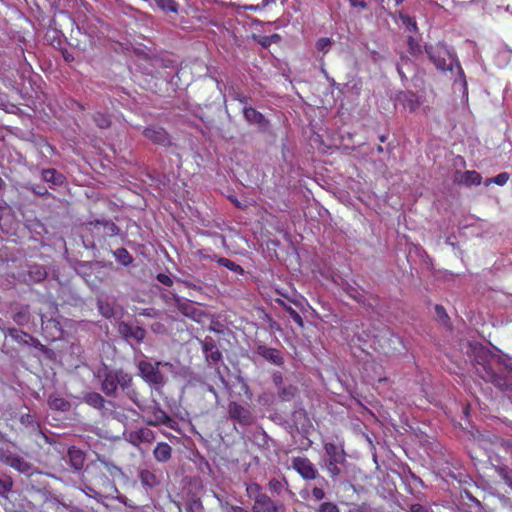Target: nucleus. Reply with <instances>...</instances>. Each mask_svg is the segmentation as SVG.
Returning a JSON list of instances; mask_svg holds the SVG:
<instances>
[{"label": "nucleus", "mask_w": 512, "mask_h": 512, "mask_svg": "<svg viewBox=\"0 0 512 512\" xmlns=\"http://www.w3.org/2000/svg\"><path fill=\"white\" fill-rule=\"evenodd\" d=\"M101 391L108 397L116 398L118 390L123 391L136 405H139V392L134 387L133 376L123 369H106L102 374Z\"/></svg>", "instance_id": "nucleus-1"}, {"label": "nucleus", "mask_w": 512, "mask_h": 512, "mask_svg": "<svg viewBox=\"0 0 512 512\" xmlns=\"http://www.w3.org/2000/svg\"><path fill=\"white\" fill-rule=\"evenodd\" d=\"M119 471L120 469L116 465L106 461L101 460L99 463L93 464L86 471L88 480L96 488L92 491L99 495H111L113 492H117V487L110 476H114Z\"/></svg>", "instance_id": "nucleus-2"}, {"label": "nucleus", "mask_w": 512, "mask_h": 512, "mask_svg": "<svg viewBox=\"0 0 512 512\" xmlns=\"http://www.w3.org/2000/svg\"><path fill=\"white\" fill-rule=\"evenodd\" d=\"M246 495L253 501L252 512H286L284 504L267 495L260 484H246Z\"/></svg>", "instance_id": "nucleus-3"}, {"label": "nucleus", "mask_w": 512, "mask_h": 512, "mask_svg": "<svg viewBox=\"0 0 512 512\" xmlns=\"http://www.w3.org/2000/svg\"><path fill=\"white\" fill-rule=\"evenodd\" d=\"M426 52L429 59L438 70L453 72V69L456 68L458 75L463 80L464 84H466L464 71L456 55L451 53L445 45L437 44L435 46L426 47Z\"/></svg>", "instance_id": "nucleus-4"}, {"label": "nucleus", "mask_w": 512, "mask_h": 512, "mask_svg": "<svg viewBox=\"0 0 512 512\" xmlns=\"http://www.w3.org/2000/svg\"><path fill=\"white\" fill-rule=\"evenodd\" d=\"M476 373L485 382L493 384L502 392L512 391V382L503 373H498L487 355H478L475 364Z\"/></svg>", "instance_id": "nucleus-5"}, {"label": "nucleus", "mask_w": 512, "mask_h": 512, "mask_svg": "<svg viewBox=\"0 0 512 512\" xmlns=\"http://www.w3.org/2000/svg\"><path fill=\"white\" fill-rule=\"evenodd\" d=\"M324 451L328 456L326 462V469L328 475L332 479H336L342 473L339 465H343L346 462V452L343 446H338L332 442L324 443Z\"/></svg>", "instance_id": "nucleus-6"}, {"label": "nucleus", "mask_w": 512, "mask_h": 512, "mask_svg": "<svg viewBox=\"0 0 512 512\" xmlns=\"http://www.w3.org/2000/svg\"><path fill=\"white\" fill-rule=\"evenodd\" d=\"M172 367L169 362L141 360L138 363V369L142 379L153 385H163L165 382L164 375L160 371V367Z\"/></svg>", "instance_id": "nucleus-7"}, {"label": "nucleus", "mask_w": 512, "mask_h": 512, "mask_svg": "<svg viewBox=\"0 0 512 512\" xmlns=\"http://www.w3.org/2000/svg\"><path fill=\"white\" fill-rule=\"evenodd\" d=\"M144 422L149 426L158 427L165 425L170 429L177 430L178 422L174 420L159 404L150 406L144 416Z\"/></svg>", "instance_id": "nucleus-8"}, {"label": "nucleus", "mask_w": 512, "mask_h": 512, "mask_svg": "<svg viewBox=\"0 0 512 512\" xmlns=\"http://www.w3.org/2000/svg\"><path fill=\"white\" fill-rule=\"evenodd\" d=\"M291 466L303 480L313 481L320 479L324 484H327L325 478L319 474L317 467L308 457H293L291 460Z\"/></svg>", "instance_id": "nucleus-9"}, {"label": "nucleus", "mask_w": 512, "mask_h": 512, "mask_svg": "<svg viewBox=\"0 0 512 512\" xmlns=\"http://www.w3.org/2000/svg\"><path fill=\"white\" fill-rule=\"evenodd\" d=\"M229 419L245 427L255 423V416L251 409L237 401H230L227 406Z\"/></svg>", "instance_id": "nucleus-10"}, {"label": "nucleus", "mask_w": 512, "mask_h": 512, "mask_svg": "<svg viewBox=\"0 0 512 512\" xmlns=\"http://www.w3.org/2000/svg\"><path fill=\"white\" fill-rule=\"evenodd\" d=\"M142 134L155 145L163 147H169L172 145L170 134L162 126L148 125L144 128Z\"/></svg>", "instance_id": "nucleus-11"}, {"label": "nucleus", "mask_w": 512, "mask_h": 512, "mask_svg": "<svg viewBox=\"0 0 512 512\" xmlns=\"http://www.w3.org/2000/svg\"><path fill=\"white\" fill-rule=\"evenodd\" d=\"M202 349L205 353L206 360L210 364L216 365L218 364L222 359V353L218 349L215 340L207 336L202 341Z\"/></svg>", "instance_id": "nucleus-12"}, {"label": "nucleus", "mask_w": 512, "mask_h": 512, "mask_svg": "<svg viewBox=\"0 0 512 512\" xmlns=\"http://www.w3.org/2000/svg\"><path fill=\"white\" fill-rule=\"evenodd\" d=\"M256 353L276 366H282L284 364L283 355L281 351L276 348H271L266 345H258L256 347Z\"/></svg>", "instance_id": "nucleus-13"}, {"label": "nucleus", "mask_w": 512, "mask_h": 512, "mask_svg": "<svg viewBox=\"0 0 512 512\" xmlns=\"http://www.w3.org/2000/svg\"><path fill=\"white\" fill-rule=\"evenodd\" d=\"M95 230L101 231L104 237L117 236L120 228L111 220H95L89 223Z\"/></svg>", "instance_id": "nucleus-14"}, {"label": "nucleus", "mask_w": 512, "mask_h": 512, "mask_svg": "<svg viewBox=\"0 0 512 512\" xmlns=\"http://www.w3.org/2000/svg\"><path fill=\"white\" fill-rule=\"evenodd\" d=\"M243 116L245 120L250 124H255L262 128H266L268 125V120L265 118V116L253 107L244 106Z\"/></svg>", "instance_id": "nucleus-15"}, {"label": "nucleus", "mask_w": 512, "mask_h": 512, "mask_svg": "<svg viewBox=\"0 0 512 512\" xmlns=\"http://www.w3.org/2000/svg\"><path fill=\"white\" fill-rule=\"evenodd\" d=\"M130 442L133 445L151 443L155 439V433L149 428H140L130 433Z\"/></svg>", "instance_id": "nucleus-16"}, {"label": "nucleus", "mask_w": 512, "mask_h": 512, "mask_svg": "<svg viewBox=\"0 0 512 512\" xmlns=\"http://www.w3.org/2000/svg\"><path fill=\"white\" fill-rule=\"evenodd\" d=\"M41 178L43 181L50 183L53 186H60L64 183L65 177L54 168H47L41 171Z\"/></svg>", "instance_id": "nucleus-17"}, {"label": "nucleus", "mask_w": 512, "mask_h": 512, "mask_svg": "<svg viewBox=\"0 0 512 512\" xmlns=\"http://www.w3.org/2000/svg\"><path fill=\"white\" fill-rule=\"evenodd\" d=\"M153 456L156 461L165 463L172 456V447L166 442H159L153 450Z\"/></svg>", "instance_id": "nucleus-18"}, {"label": "nucleus", "mask_w": 512, "mask_h": 512, "mask_svg": "<svg viewBox=\"0 0 512 512\" xmlns=\"http://www.w3.org/2000/svg\"><path fill=\"white\" fill-rule=\"evenodd\" d=\"M172 299L174 300L175 305L178 308V310L183 315L190 317L192 319H195V317L197 315V309L192 305L191 302L182 301V299L176 294H172Z\"/></svg>", "instance_id": "nucleus-19"}, {"label": "nucleus", "mask_w": 512, "mask_h": 512, "mask_svg": "<svg viewBox=\"0 0 512 512\" xmlns=\"http://www.w3.org/2000/svg\"><path fill=\"white\" fill-rule=\"evenodd\" d=\"M456 181L466 186L480 185L482 181V176L475 170H468L463 173H460V178L457 177Z\"/></svg>", "instance_id": "nucleus-20"}, {"label": "nucleus", "mask_w": 512, "mask_h": 512, "mask_svg": "<svg viewBox=\"0 0 512 512\" xmlns=\"http://www.w3.org/2000/svg\"><path fill=\"white\" fill-rule=\"evenodd\" d=\"M47 403L49 408L55 411L67 412L71 408V404L69 401L57 395H50Z\"/></svg>", "instance_id": "nucleus-21"}, {"label": "nucleus", "mask_w": 512, "mask_h": 512, "mask_svg": "<svg viewBox=\"0 0 512 512\" xmlns=\"http://www.w3.org/2000/svg\"><path fill=\"white\" fill-rule=\"evenodd\" d=\"M68 458L71 466L75 470H80L83 468L84 461H85V455L84 453L76 449L75 447H71L68 449Z\"/></svg>", "instance_id": "nucleus-22"}, {"label": "nucleus", "mask_w": 512, "mask_h": 512, "mask_svg": "<svg viewBox=\"0 0 512 512\" xmlns=\"http://www.w3.org/2000/svg\"><path fill=\"white\" fill-rule=\"evenodd\" d=\"M84 402L89 406L103 410L105 408L106 400L104 397L98 392H89L84 396Z\"/></svg>", "instance_id": "nucleus-23"}, {"label": "nucleus", "mask_w": 512, "mask_h": 512, "mask_svg": "<svg viewBox=\"0 0 512 512\" xmlns=\"http://www.w3.org/2000/svg\"><path fill=\"white\" fill-rule=\"evenodd\" d=\"M289 483L285 476L282 478H272L268 481L267 488L268 490L275 495H280L285 487H288Z\"/></svg>", "instance_id": "nucleus-24"}, {"label": "nucleus", "mask_w": 512, "mask_h": 512, "mask_svg": "<svg viewBox=\"0 0 512 512\" xmlns=\"http://www.w3.org/2000/svg\"><path fill=\"white\" fill-rule=\"evenodd\" d=\"M139 479L141 484L147 488H153L159 484L157 476L148 469L140 470Z\"/></svg>", "instance_id": "nucleus-25"}, {"label": "nucleus", "mask_w": 512, "mask_h": 512, "mask_svg": "<svg viewBox=\"0 0 512 512\" xmlns=\"http://www.w3.org/2000/svg\"><path fill=\"white\" fill-rule=\"evenodd\" d=\"M3 331H4L5 335L10 336L13 340H15L16 342H18L20 344H25V345L28 344L27 340H25L24 337H28L33 342H37V339H35L32 336H30L28 333L23 332V331H21L19 329H16V328H7V329H5Z\"/></svg>", "instance_id": "nucleus-26"}, {"label": "nucleus", "mask_w": 512, "mask_h": 512, "mask_svg": "<svg viewBox=\"0 0 512 512\" xmlns=\"http://www.w3.org/2000/svg\"><path fill=\"white\" fill-rule=\"evenodd\" d=\"M275 302L281 307H283V309L290 315V317L299 327L302 328L304 326L303 318L296 310H294L291 306L287 305V303L280 298H276Z\"/></svg>", "instance_id": "nucleus-27"}, {"label": "nucleus", "mask_w": 512, "mask_h": 512, "mask_svg": "<svg viewBox=\"0 0 512 512\" xmlns=\"http://www.w3.org/2000/svg\"><path fill=\"white\" fill-rule=\"evenodd\" d=\"M123 332L126 337L133 338L137 342H141L142 340H144V338L146 336V330L139 326L131 327V326L125 325Z\"/></svg>", "instance_id": "nucleus-28"}, {"label": "nucleus", "mask_w": 512, "mask_h": 512, "mask_svg": "<svg viewBox=\"0 0 512 512\" xmlns=\"http://www.w3.org/2000/svg\"><path fill=\"white\" fill-rule=\"evenodd\" d=\"M20 423L26 428H29L32 432H41L40 424L36 421L35 417L30 413L22 414L20 417Z\"/></svg>", "instance_id": "nucleus-29"}, {"label": "nucleus", "mask_w": 512, "mask_h": 512, "mask_svg": "<svg viewBox=\"0 0 512 512\" xmlns=\"http://www.w3.org/2000/svg\"><path fill=\"white\" fill-rule=\"evenodd\" d=\"M497 475L507 484L512 490V470L506 465L494 466Z\"/></svg>", "instance_id": "nucleus-30"}, {"label": "nucleus", "mask_w": 512, "mask_h": 512, "mask_svg": "<svg viewBox=\"0 0 512 512\" xmlns=\"http://www.w3.org/2000/svg\"><path fill=\"white\" fill-rule=\"evenodd\" d=\"M157 7L164 13H178L179 4L175 0H154Z\"/></svg>", "instance_id": "nucleus-31"}, {"label": "nucleus", "mask_w": 512, "mask_h": 512, "mask_svg": "<svg viewBox=\"0 0 512 512\" xmlns=\"http://www.w3.org/2000/svg\"><path fill=\"white\" fill-rule=\"evenodd\" d=\"M93 120L100 129H108L112 124L110 115L107 113L96 112L93 115Z\"/></svg>", "instance_id": "nucleus-32"}, {"label": "nucleus", "mask_w": 512, "mask_h": 512, "mask_svg": "<svg viewBox=\"0 0 512 512\" xmlns=\"http://www.w3.org/2000/svg\"><path fill=\"white\" fill-rule=\"evenodd\" d=\"M299 393V390L294 385H288L283 387L279 392V397L282 401L288 402L293 400L296 395Z\"/></svg>", "instance_id": "nucleus-33"}, {"label": "nucleus", "mask_w": 512, "mask_h": 512, "mask_svg": "<svg viewBox=\"0 0 512 512\" xmlns=\"http://www.w3.org/2000/svg\"><path fill=\"white\" fill-rule=\"evenodd\" d=\"M217 263L235 273H238V274H243L244 273V269L242 268V266H240L239 264L235 263L234 261L228 259V258H225V257H219L217 258Z\"/></svg>", "instance_id": "nucleus-34"}, {"label": "nucleus", "mask_w": 512, "mask_h": 512, "mask_svg": "<svg viewBox=\"0 0 512 512\" xmlns=\"http://www.w3.org/2000/svg\"><path fill=\"white\" fill-rule=\"evenodd\" d=\"M403 105L409 108L410 111H415L420 102L414 93L408 92L403 94Z\"/></svg>", "instance_id": "nucleus-35"}, {"label": "nucleus", "mask_w": 512, "mask_h": 512, "mask_svg": "<svg viewBox=\"0 0 512 512\" xmlns=\"http://www.w3.org/2000/svg\"><path fill=\"white\" fill-rule=\"evenodd\" d=\"M114 255L119 263L124 266H128L133 262V257L125 248H118Z\"/></svg>", "instance_id": "nucleus-36"}, {"label": "nucleus", "mask_w": 512, "mask_h": 512, "mask_svg": "<svg viewBox=\"0 0 512 512\" xmlns=\"http://www.w3.org/2000/svg\"><path fill=\"white\" fill-rule=\"evenodd\" d=\"M510 178V175L507 172H502L496 175L494 178H489L486 180V185H489L490 183H495L499 186L505 185Z\"/></svg>", "instance_id": "nucleus-37"}, {"label": "nucleus", "mask_w": 512, "mask_h": 512, "mask_svg": "<svg viewBox=\"0 0 512 512\" xmlns=\"http://www.w3.org/2000/svg\"><path fill=\"white\" fill-rule=\"evenodd\" d=\"M332 45V40L328 37L319 38L316 41V49L320 52L327 53Z\"/></svg>", "instance_id": "nucleus-38"}, {"label": "nucleus", "mask_w": 512, "mask_h": 512, "mask_svg": "<svg viewBox=\"0 0 512 512\" xmlns=\"http://www.w3.org/2000/svg\"><path fill=\"white\" fill-rule=\"evenodd\" d=\"M29 190L40 197H51L52 195L48 192L47 188L41 184H32Z\"/></svg>", "instance_id": "nucleus-39"}, {"label": "nucleus", "mask_w": 512, "mask_h": 512, "mask_svg": "<svg viewBox=\"0 0 512 512\" xmlns=\"http://www.w3.org/2000/svg\"><path fill=\"white\" fill-rule=\"evenodd\" d=\"M317 512H340L337 504L331 501L322 502L317 508Z\"/></svg>", "instance_id": "nucleus-40"}, {"label": "nucleus", "mask_w": 512, "mask_h": 512, "mask_svg": "<svg viewBox=\"0 0 512 512\" xmlns=\"http://www.w3.org/2000/svg\"><path fill=\"white\" fill-rule=\"evenodd\" d=\"M220 506L222 512H248L247 509L241 506L232 505L229 502H221Z\"/></svg>", "instance_id": "nucleus-41"}, {"label": "nucleus", "mask_w": 512, "mask_h": 512, "mask_svg": "<svg viewBox=\"0 0 512 512\" xmlns=\"http://www.w3.org/2000/svg\"><path fill=\"white\" fill-rule=\"evenodd\" d=\"M115 493L117 494L115 497L117 499V501L122 503L126 507L132 508V509L138 507V505L134 501L128 499L125 495L121 494L118 490Z\"/></svg>", "instance_id": "nucleus-42"}, {"label": "nucleus", "mask_w": 512, "mask_h": 512, "mask_svg": "<svg viewBox=\"0 0 512 512\" xmlns=\"http://www.w3.org/2000/svg\"><path fill=\"white\" fill-rule=\"evenodd\" d=\"M13 482L9 477H0V494L9 492L12 489Z\"/></svg>", "instance_id": "nucleus-43"}, {"label": "nucleus", "mask_w": 512, "mask_h": 512, "mask_svg": "<svg viewBox=\"0 0 512 512\" xmlns=\"http://www.w3.org/2000/svg\"><path fill=\"white\" fill-rule=\"evenodd\" d=\"M311 494L313 500L317 502L322 501L326 496L325 490L320 486H314L311 489Z\"/></svg>", "instance_id": "nucleus-44"}, {"label": "nucleus", "mask_w": 512, "mask_h": 512, "mask_svg": "<svg viewBox=\"0 0 512 512\" xmlns=\"http://www.w3.org/2000/svg\"><path fill=\"white\" fill-rule=\"evenodd\" d=\"M435 313L437 318L443 323H446L449 320V316L443 306L437 304L435 306Z\"/></svg>", "instance_id": "nucleus-45"}, {"label": "nucleus", "mask_w": 512, "mask_h": 512, "mask_svg": "<svg viewBox=\"0 0 512 512\" xmlns=\"http://www.w3.org/2000/svg\"><path fill=\"white\" fill-rule=\"evenodd\" d=\"M407 44L412 54L420 52V44L418 43L417 39H415L413 36H409L407 38Z\"/></svg>", "instance_id": "nucleus-46"}, {"label": "nucleus", "mask_w": 512, "mask_h": 512, "mask_svg": "<svg viewBox=\"0 0 512 512\" xmlns=\"http://www.w3.org/2000/svg\"><path fill=\"white\" fill-rule=\"evenodd\" d=\"M400 17L402 19L403 24H405L409 28V30H417V24L413 18L409 17L408 15H401Z\"/></svg>", "instance_id": "nucleus-47"}, {"label": "nucleus", "mask_w": 512, "mask_h": 512, "mask_svg": "<svg viewBox=\"0 0 512 512\" xmlns=\"http://www.w3.org/2000/svg\"><path fill=\"white\" fill-rule=\"evenodd\" d=\"M156 279L163 285L165 286H172L173 285V279L167 275V274H164V273H158L157 276H156Z\"/></svg>", "instance_id": "nucleus-48"}, {"label": "nucleus", "mask_w": 512, "mask_h": 512, "mask_svg": "<svg viewBox=\"0 0 512 512\" xmlns=\"http://www.w3.org/2000/svg\"><path fill=\"white\" fill-rule=\"evenodd\" d=\"M410 512H433L430 508L423 506L419 503L410 506Z\"/></svg>", "instance_id": "nucleus-49"}, {"label": "nucleus", "mask_w": 512, "mask_h": 512, "mask_svg": "<svg viewBox=\"0 0 512 512\" xmlns=\"http://www.w3.org/2000/svg\"><path fill=\"white\" fill-rule=\"evenodd\" d=\"M351 7L353 8H360V9H366L368 7V4L365 0H348Z\"/></svg>", "instance_id": "nucleus-50"}, {"label": "nucleus", "mask_w": 512, "mask_h": 512, "mask_svg": "<svg viewBox=\"0 0 512 512\" xmlns=\"http://www.w3.org/2000/svg\"><path fill=\"white\" fill-rule=\"evenodd\" d=\"M13 320H14L17 324L21 325V324H23L24 322H26L27 318H26V315H25L24 313L19 312V313H16V314L14 315Z\"/></svg>", "instance_id": "nucleus-51"}, {"label": "nucleus", "mask_w": 512, "mask_h": 512, "mask_svg": "<svg viewBox=\"0 0 512 512\" xmlns=\"http://www.w3.org/2000/svg\"><path fill=\"white\" fill-rule=\"evenodd\" d=\"M234 99L243 105H246L249 100V98L246 95H244L243 93H236Z\"/></svg>", "instance_id": "nucleus-52"}, {"label": "nucleus", "mask_w": 512, "mask_h": 512, "mask_svg": "<svg viewBox=\"0 0 512 512\" xmlns=\"http://www.w3.org/2000/svg\"><path fill=\"white\" fill-rule=\"evenodd\" d=\"M271 38L268 37V36H264L262 37L260 40H259V44L264 47V48H267L268 46H270L271 44Z\"/></svg>", "instance_id": "nucleus-53"}, {"label": "nucleus", "mask_w": 512, "mask_h": 512, "mask_svg": "<svg viewBox=\"0 0 512 512\" xmlns=\"http://www.w3.org/2000/svg\"><path fill=\"white\" fill-rule=\"evenodd\" d=\"M62 55H63L64 60L68 63H70L74 60L73 55L70 52H68L67 50L63 51Z\"/></svg>", "instance_id": "nucleus-54"}, {"label": "nucleus", "mask_w": 512, "mask_h": 512, "mask_svg": "<svg viewBox=\"0 0 512 512\" xmlns=\"http://www.w3.org/2000/svg\"><path fill=\"white\" fill-rule=\"evenodd\" d=\"M22 464V460L20 458H14L12 462L10 463L11 467L16 468L20 470V465Z\"/></svg>", "instance_id": "nucleus-55"}, {"label": "nucleus", "mask_w": 512, "mask_h": 512, "mask_svg": "<svg viewBox=\"0 0 512 512\" xmlns=\"http://www.w3.org/2000/svg\"><path fill=\"white\" fill-rule=\"evenodd\" d=\"M198 255H199L200 259H207V258H209L211 260H214L216 258V255H214L213 257H210V256L206 255L203 250H199L198 251Z\"/></svg>", "instance_id": "nucleus-56"}, {"label": "nucleus", "mask_w": 512, "mask_h": 512, "mask_svg": "<svg viewBox=\"0 0 512 512\" xmlns=\"http://www.w3.org/2000/svg\"><path fill=\"white\" fill-rule=\"evenodd\" d=\"M273 381L276 385L280 384L282 382V375L280 373H275L273 375Z\"/></svg>", "instance_id": "nucleus-57"}, {"label": "nucleus", "mask_w": 512, "mask_h": 512, "mask_svg": "<svg viewBox=\"0 0 512 512\" xmlns=\"http://www.w3.org/2000/svg\"><path fill=\"white\" fill-rule=\"evenodd\" d=\"M269 37L271 38V42H278L280 40V35L278 34H272Z\"/></svg>", "instance_id": "nucleus-58"}, {"label": "nucleus", "mask_w": 512, "mask_h": 512, "mask_svg": "<svg viewBox=\"0 0 512 512\" xmlns=\"http://www.w3.org/2000/svg\"><path fill=\"white\" fill-rule=\"evenodd\" d=\"M456 4H467L472 2L473 0H452Z\"/></svg>", "instance_id": "nucleus-59"}, {"label": "nucleus", "mask_w": 512, "mask_h": 512, "mask_svg": "<svg viewBox=\"0 0 512 512\" xmlns=\"http://www.w3.org/2000/svg\"><path fill=\"white\" fill-rule=\"evenodd\" d=\"M270 327H271L272 329H277V330H279V329H280V328H279V325H278L275 321H273V322L270 324Z\"/></svg>", "instance_id": "nucleus-60"}, {"label": "nucleus", "mask_w": 512, "mask_h": 512, "mask_svg": "<svg viewBox=\"0 0 512 512\" xmlns=\"http://www.w3.org/2000/svg\"><path fill=\"white\" fill-rule=\"evenodd\" d=\"M379 140H380V142L384 143L387 140V136L386 135H381L379 137Z\"/></svg>", "instance_id": "nucleus-61"}, {"label": "nucleus", "mask_w": 512, "mask_h": 512, "mask_svg": "<svg viewBox=\"0 0 512 512\" xmlns=\"http://www.w3.org/2000/svg\"><path fill=\"white\" fill-rule=\"evenodd\" d=\"M5 187L4 180L0 177V191Z\"/></svg>", "instance_id": "nucleus-62"}, {"label": "nucleus", "mask_w": 512, "mask_h": 512, "mask_svg": "<svg viewBox=\"0 0 512 512\" xmlns=\"http://www.w3.org/2000/svg\"><path fill=\"white\" fill-rule=\"evenodd\" d=\"M383 150H384V149H383V147H382L381 145H378V146L376 147V151H377L378 153H382V152H383Z\"/></svg>", "instance_id": "nucleus-63"}, {"label": "nucleus", "mask_w": 512, "mask_h": 512, "mask_svg": "<svg viewBox=\"0 0 512 512\" xmlns=\"http://www.w3.org/2000/svg\"><path fill=\"white\" fill-rule=\"evenodd\" d=\"M209 391L217 397V392L213 387H209Z\"/></svg>", "instance_id": "nucleus-64"}]
</instances>
